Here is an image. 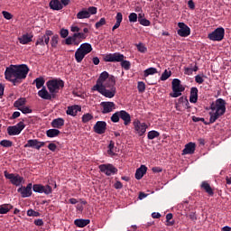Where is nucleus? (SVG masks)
<instances>
[{"label": "nucleus", "mask_w": 231, "mask_h": 231, "mask_svg": "<svg viewBox=\"0 0 231 231\" xmlns=\"http://www.w3.org/2000/svg\"><path fill=\"white\" fill-rule=\"evenodd\" d=\"M133 125L135 130V133L139 136H143L146 133V129L148 128V125L146 123H141L138 119H135L133 122Z\"/></svg>", "instance_id": "nucleus-13"}, {"label": "nucleus", "mask_w": 231, "mask_h": 231, "mask_svg": "<svg viewBox=\"0 0 231 231\" xmlns=\"http://www.w3.org/2000/svg\"><path fill=\"white\" fill-rule=\"evenodd\" d=\"M111 121L114 122V124H117V122L120 121V112H116L110 117Z\"/></svg>", "instance_id": "nucleus-50"}, {"label": "nucleus", "mask_w": 231, "mask_h": 231, "mask_svg": "<svg viewBox=\"0 0 231 231\" xmlns=\"http://www.w3.org/2000/svg\"><path fill=\"white\" fill-rule=\"evenodd\" d=\"M19 111H21L23 114H31L32 110L29 106H21L19 107Z\"/></svg>", "instance_id": "nucleus-54"}, {"label": "nucleus", "mask_w": 231, "mask_h": 231, "mask_svg": "<svg viewBox=\"0 0 231 231\" xmlns=\"http://www.w3.org/2000/svg\"><path fill=\"white\" fill-rule=\"evenodd\" d=\"M32 39H33V34L25 33L21 37H19V42H20V44L22 45H27L31 42H32Z\"/></svg>", "instance_id": "nucleus-23"}, {"label": "nucleus", "mask_w": 231, "mask_h": 231, "mask_svg": "<svg viewBox=\"0 0 231 231\" xmlns=\"http://www.w3.org/2000/svg\"><path fill=\"white\" fill-rule=\"evenodd\" d=\"M210 109L216 111L220 116H223L226 111V102L222 98H218L217 99L216 104L211 103Z\"/></svg>", "instance_id": "nucleus-5"}, {"label": "nucleus", "mask_w": 231, "mask_h": 231, "mask_svg": "<svg viewBox=\"0 0 231 231\" xmlns=\"http://www.w3.org/2000/svg\"><path fill=\"white\" fill-rule=\"evenodd\" d=\"M200 188L209 196H214V189L210 187V184L208 181H202V183L200 184Z\"/></svg>", "instance_id": "nucleus-26"}, {"label": "nucleus", "mask_w": 231, "mask_h": 231, "mask_svg": "<svg viewBox=\"0 0 231 231\" xmlns=\"http://www.w3.org/2000/svg\"><path fill=\"white\" fill-rule=\"evenodd\" d=\"M100 106L103 107V109L101 110L102 114H109L116 109L115 103L110 101L101 102Z\"/></svg>", "instance_id": "nucleus-19"}, {"label": "nucleus", "mask_w": 231, "mask_h": 231, "mask_svg": "<svg viewBox=\"0 0 231 231\" xmlns=\"http://www.w3.org/2000/svg\"><path fill=\"white\" fill-rule=\"evenodd\" d=\"M74 38L76 41H79V42H81V40L87 39L88 35H86L83 32H76V33H74Z\"/></svg>", "instance_id": "nucleus-45"}, {"label": "nucleus", "mask_w": 231, "mask_h": 231, "mask_svg": "<svg viewBox=\"0 0 231 231\" xmlns=\"http://www.w3.org/2000/svg\"><path fill=\"white\" fill-rule=\"evenodd\" d=\"M79 49L84 53V55H88L93 51L92 45L90 43H82L80 44Z\"/></svg>", "instance_id": "nucleus-30"}, {"label": "nucleus", "mask_w": 231, "mask_h": 231, "mask_svg": "<svg viewBox=\"0 0 231 231\" xmlns=\"http://www.w3.org/2000/svg\"><path fill=\"white\" fill-rule=\"evenodd\" d=\"M75 59L78 63H81V61L85 59L84 53L81 51L80 48L77 50L75 52Z\"/></svg>", "instance_id": "nucleus-35"}, {"label": "nucleus", "mask_w": 231, "mask_h": 231, "mask_svg": "<svg viewBox=\"0 0 231 231\" xmlns=\"http://www.w3.org/2000/svg\"><path fill=\"white\" fill-rule=\"evenodd\" d=\"M137 88L140 93L145 92V83L143 81H138Z\"/></svg>", "instance_id": "nucleus-52"}, {"label": "nucleus", "mask_w": 231, "mask_h": 231, "mask_svg": "<svg viewBox=\"0 0 231 231\" xmlns=\"http://www.w3.org/2000/svg\"><path fill=\"white\" fill-rule=\"evenodd\" d=\"M136 48H137L138 51L141 53L147 52V48L145 47V45L143 43L136 44Z\"/></svg>", "instance_id": "nucleus-51"}, {"label": "nucleus", "mask_w": 231, "mask_h": 231, "mask_svg": "<svg viewBox=\"0 0 231 231\" xmlns=\"http://www.w3.org/2000/svg\"><path fill=\"white\" fill-rule=\"evenodd\" d=\"M209 115H210V120H209V123H208V125H213V124H215V122H216L219 117H221L220 114L217 113V111H216L215 113L210 112Z\"/></svg>", "instance_id": "nucleus-38"}, {"label": "nucleus", "mask_w": 231, "mask_h": 231, "mask_svg": "<svg viewBox=\"0 0 231 231\" xmlns=\"http://www.w3.org/2000/svg\"><path fill=\"white\" fill-rule=\"evenodd\" d=\"M25 128L24 121H20L14 126L7 127V134L10 136L19 135Z\"/></svg>", "instance_id": "nucleus-11"}, {"label": "nucleus", "mask_w": 231, "mask_h": 231, "mask_svg": "<svg viewBox=\"0 0 231 231\" xmlns=\"http://www.w3.org/2000/svg\"><path fill=\"white\" fill-rule=\"evenodd\" d=\"M171 76V71L165 69L161 76V81H166Z\"/></svg>", "instance_id": "nucleus-47"}, {"label": "nucleus", "mask_w": 231, "mask_h": 231, "mask_svg": "<svg viewBox=\"0 0 231 231\" xmlns=\"http://www.w3.org/2000/svg\"><path fill=\"white\" fill-rule=\"evenodd\" d=\"M125 59V56L120 54V52H114L104 56L103 60L105 62H120Z\"/></svg>", "instance_id": "nucleus-12"}, {"label": "nucleus", "mask_w": 231, "mask_h": 231, "mask_svg": "<svg viewBox=\"0 0 231 231\" xmlns=\"http://www.w3.org/2000/svg\"><path fill=\"white\" fill-rule=\"evenodd\" d=\"M196 151V143H189L185 145V149L182 151L183 154H194Z\"/></svg>", "instance_id": "nucleus-25"}, {"label": "nucleus", "mask_w": 231, "mask_h": 231, "mask_svg": "<svg viewBox=\"0 0 231 231\" xmlns=\"http://www.w3.org/2000/svg\"><path fill=\"white\" fill-rule=\"evenodd\" d=\"M13 145H14V143L8 139H4V140H1L0 142V146L4 148H11L13 147Z\"/></svg>", "instance_id": "nucleus-40"}, {"label": "nucleus", "mask_w": 231, "mask_h": 231, "mask_svg": "<svg viewBox=\"0 0 231 231\" xmlns=\"http://www.w3.org/2000/svg\"><path fill=\"white\" fill-rule=\"evenodd\" d=\"M120 118L124 121L125 126L130 125L132 122V116L125 110H120Z\"/></svg>", "instance_id": "nucleus-21"}, {"label": "nucleus", "mask_w": 231, "mask_h": 231, "mask_svg": "<svg viewBox=\"0 0 231 231\" xmlns=\"http://www.w3.org/2000/svg\"><path fill=\"white\" fill-rule=\"evenodd\" d=\"M179 30L177 31V33L180 37L187 38L189 35H190V29L188 25H186L185 23L180 22L178 23Z\"/></svg>", "instance_id": "nucleus-15"}, {"label": "nucleus", "mask_w": 231, "mask_h": 231, "mask_svg": "<svg viewBox=\"0 0 231 231\" xmlns=\"http://www.w3.org/2000/svg\"><path fill=\"white\" fill-rule=\"evenodd\" d=\"M195 82L198 84H203V82H204L203 77H201L199 75L196 76Z\"/></svg>", "instance_id": "nucleus-63"}, {"label": "nucleus", "mask_w": 231, "mask_h": 231, "mask_svg": "<svg viewBox=\"0 0 231 231\" xmlns=\"http://www.w3.org/2000/svg\"><path fill=\"white\" fill-rule=\"evenodd\" d=\"M61 134V132L59 129H49L46 131V135L48 137L53 138L56 136H59Z\"/></svg>", "instance_id": "nucleus-34"}, {"label": "nucleus", "mask_w": 231, "mask_h": 231, "mask_svg": "<svg viewBox=\"0 0 231 231\" xmlns=\"http://www.w3.org/2000/svg\"><path fill=\"white\" fill-rule=\"evenodd\" d=\"M87 12H88L90 17L91 15H95V14L97 13V8L95 6H90L88 8Z\"/></svg>", "instance_id": "nucleus-58"}, {"label": "nucleus", "mask_w": 231, "mask_h": 231, "mask_svg": "<svg viewBox=\"0 0 231 231\" xmlns=\"http://www.w3.org/2000/svg\"><path fill=\"white\" fill-rule=\"evenodd\" d=\"M27 216L29 217H38L40 216V213L38 211H35L33 209L27 210Z\"/></svg>", "instance_id": "nucleus-60"}, {"label": "nucleus", "mask_w": 231, "mask_h": 231, "mask_svg": "<svg viewBox=\"0 0 231 231\" xmlns=\"http://www.w3.org/2000/svg\"><path fill=\"white\" fill-rule=\"evenodd\" d=\"M192 121L193 122H203V124L205 125H208V123H207L206 121H205V119H204V117H198V116H192Z\"/></svg>", "instance_id": "nucleus-59"}, {"label": "nucleus", "mask_w": 231, "mask_h": 231, "mask_svg": "<svg viewBox=\"0 0 231 231\" xmlns=\"http://www.w3.org/2000/svg\"><path fill=\"white\" fill-rule=\"evenodd\" d=\"M44 142H39L38 139H29L27 143L24 144V148H32L36 150H41V148L44 147Z\"/></svg>", "instance_id": "nucleus-17"}, {"label": "nucleus", "mask_w": 231, "mask_h": 231, "mask_svg": "<svg viewBox=\"0 0 231 231\" xmlns=\"http://www.w3.org/2000/svg\"><path fill=\"white\" fill-rule=\"evenodd\" d=\"M32 183H28L26 187L21 186L17 192L21 194L23 199L30 198L32 194Z\"/></svg>", "instance_id": "nucleus-16"}, {"label": "nucleus", "mask_w": 231, "mask_h": 231, "mask_svg": "<svg viewBox=\"0 0 231 231\" xmlns=\"http://www.w3.org/2000/svg\"><path fill=\"white\" fill-rule=\"evenodd\" d=\"M160 136V133L158 131L152 130L148 132V140H154Z\"/></svg>", "instance_id": "nucleus-41"}, {"label": "nucleus", "mask_w": 231, "mask_h": 231, "mask_svg": "<svg viewBox=\"0 0 231 231\" xmlns=\"http://www.w3.org/2000/svg\"><path fill=\"white\" fill-rule=\"evenodd\" d=\"M121 62V67L125 69L129 70L131 69V62L127 61L126 60L123 59Z\"/></svg>", "instance_id": "nucleus-46"}, {"label": "nucleus", "mask_w": 231, "mask_h": 231, "mask_svg": "<svg viewBox=\"0 0 231 231\" xmlns=\"http://www.w3.org/2000/svg\"><path fill=\"white\" fill-rule=\"evenodd\" d=\"M148 168L145 165H141L140 168L136 169L135 171V179L141 180L143 178L144 174L146 173Z\"/></svg>", "instance_id": "nucleus-24"}, {"label": "nucleus", "mask_w": 231, "mask_h": 231, "mask_svg": "<svg viewBox=\"0 0 231 231\" xmlns=\"http://www.w3.org/2000/svg\"><path fill=\"white\" fill-rule=\"evenodd\" d=\"M116 23H119L121 24V23L123 21V14H122V13H117L116 14Z\"/></svg>", "instance_id": "nucleus-62"}, {"label": "nucleus", "mask_w": 231, "mask_h": 231, "mask_svg": "<svg viewBox=\"0 0 231 231\" xmlns=\"http://www.w3.org/2000/svg\"><path fill=\"white\" fill-rule=\"evenodd\" d=\"M225 38V29L218 27L208 35V39L214 42H221Z\"/></svg>", "instance_id": "nucleus-9"}, {"label": "nucleus", "mask_w": 231, "mask_h": 231, "mask_svg": "<svg viewBox=\"0 0 231 231\" xmlns=\"http://www.w3.org/2000/svg\"><path fill=\"white\" fill-rule=\"evenodd\" d=\"M53 31L46 30L44 34H40L35 42V46H49L50 45V37L53 35Z\"/></svg>", "instance_id": "nucleus-7"}, {"label": "nucleus", "mask_w": 231, "mask_h": 231, "mask_svg": "<svg viewBox=\"0 0 231 231\" xmlns=\"http://www.w3.org/2000/svg\"><path fill=\"white\" fill-rule=\"evenodd\" d=\"M33 84H36L37 89H41L45 84V79L42 77L37 78L36 79L33 80Z\"/></svg>", "instance_id": "nucleus-39"}, {"label": "nucleus", "mask_w": 231, "mask_h": 231, "mask_svg": "<svg viewBox=\"0 0 231 231\" xmlns=\"http://www.w3.org/2000/svg\"><path fill=\"white\" fill-rule=\"evenodd\" d=\"M49 5H50V8L54 11H60L63 9V5L60 0H51Z\"/></svg>", "instance_id": "nucleus-28"}, {"label": "nucleus", "mask_w": 231, "mask_h": 231, "mask_svg": "<svg viewBox=\"0 0 231 231\" xmlns=\"http://www.w3.org/2000/svg\"><path fill=\"white\" fill-rule=\"evenodd\" d=\"M38 95L40 97H42V99H45V100H51L52 98H55L56 97V95H52V94H50L46 88L43 87L39 92H38Z\"/></svg>", "instance_id": "nucleus-20"}, {"label": "nucleus", "mask_w": 231, "mask_h": 231, "mask_svg": "<svg viewBox=\"0 0 231 231\" xmlns=\"http://www.w3.org/2000/svg\"><path fill=\"white\" fill-rule=\"evenodd\" d=\"M64 85V80L58 79H50L46 82L47 88L51 92V96H56V93L63 88Z\"/></svg>", "instance_id": "nucleus-2"}, {"label": "nucleus", "mask_w": 231, "mask_h": 231, "mask_svg": "<svg viewBox=\"0 0 231 231\" xmlns=\"http://www.w3.org/2000/svg\"><path fill=\"white\" fill-rule=\"evenodd\" d=\"M2 14H3V16H4L5 19H7V20H11L12 17H13V15H12L11 13H9V12L4 11V12H2Z\"/></svg>", "instance_id": "nucleus-61"}, {"label": "nucleus", "mask_w": 231, "mask_h": 231, "mask_svg": "<svg viewBox=\"0 0 231 231\" xmlns=\"http://www.w3.org/2000/svg\"><path fill=\"white\" fill-rule=\"evenodd\" d=\"M94 119V116L92 114H84L82 116V122L83 124H88V122L91 121Z\"/></svg>", "instance_id": "nucleus-44"}, {"label": "nucleus", "mask_w": 231, "mask_h": 231, "mask_svg": "<svg viewBox=\"0 0 231 231\" xmlns=\"http://www.w3.org/2000/svg\"><path fill=\"white\" fill-rule=\"evenodd\" d=\"M98 169L101 172L105 173L106 176L110 177L118 173V169L115 167L113 164H101L98 166Z\"/></svg>", "instance_id": "nucleus-10"}, {"label": "nucleus", "mask_w": 231, "mask_h": 231, "mask_svg": "<svg viewBox=\"0 0 231 231\" xmlns=\"http://www.w3.org/2000/svg\"><path fill=\"white\" fill-rule=\"evenodd\" d=\"M79 112H81L80 106H69L68 109L66 110V114L73 117L77 116V114Z\"/></svg>", "instance_id": "nucleus-22"}, {"label": "nucleus", "mask_w": 231, "mask_h": 231, "mask_svg": "<svg viewBox=\"0 0 231 231\" xmlns=\"http://www.w3.org/2000/svg\"><path fill=\"white\" fill-rule=\"evenodd\" d=\"M58 43H59V35L55 34L51 38V44L52 48H57Z\"/></svg>", "instance_id": "nucleus-49"}, {"label": "nucleus", "mask_w": 231, "mask_h": 231, "mask_svg": "<svg viewBox=\"0 0 231 231\" xmlns=\"http://www.w3.org/2000/svg\"><path fill=\"white\" fill-rule=\"evenodd\" d=\"M65 121L62 119V117H58V119H54L51 122V126L53 128L61 129L62 126H64Z\"/></svg>", "instance_id": "nucleus-29"}, {"label": "nucleus", "mask_w": 231, "mask_h": 231, "mask_svg": "<svg viewBox=\"0 0 231 231\" xmlns=\"http://www.w3.org/2000/svg\"><path fill=\"white\" fill-rule=\"evenodd\" d=\"M15 67H16L17 80L19 81V85H20L27 78L30 69L26 64L15 65Z\"/></svg>", "instance_id": "nucleus-6"}, {"label": "nucleus", "mask_w": 231, "mask_h": 231, "mask_svg": "<svg viewBox=\"0 0 231 231\" xmlns=\"http://www.w3.org/2000/svg\"><path fill=\"white\" fill-rule=\"evenodd\" d=\"M48 149L52 151V152H55L56 149H57V145L54 143H51L48 145Z\"/></svg>", "instance_id": "nucleus-64"}, {"label": "nucleus", "mask_w": 231, "mask_h": 231, "mask_svg": "<svg viewBox=\"0 0 231 231\" xmlns=\"http://www.w3.org/2000/svg\"><path fill=\"white\" fill-rule=\"evenodd\" d=\"M114 147H115V143H114L113 141H111V142L109 143V144H108V151H107V153H108L109 155H114V154H115V152H113Z\"/></svg>", "instance_id": "nucleus-57"}, {"label": "nucleus", "mask_w": 231, "mask_h": 231, "mask_svg": "<svg viewBox=\"0 0 231 231\" xmlns=\"http://www.w3.org/2000/svg\"><path fill=\"white\" fill-rule=\"evenodd\" d=\"M25 103H26L25 98H20V99L14 101V106L17 107V109L19 110V107L24 106Z\"/></svg>", "instance_id": "nucleus-43"}, {"label": "nucleus", "mask_w": 231, "mask_h": 231, "mask_svg": "<svg viewBox=\"0 0 231 231\" xmlns=\"http://www.w3.org/2000/svg\"><path fill=\"white\" fill-rule=\"evenodd\" d=\"M93 129L97 134H104L107 130V123L106 121H97Z\"/></svg>", "instance_id": "nucleus-18"}, {"label": "nucleus", "mask_w": 231, "mask_h": 231, "mask_svg": "<svg viewBox=\"0 0 231 231\" xmlns=\"http://www.w3.org/2000/svg\"><path fill=\"white\" fill-rule=\"evenodd\" d=\"M138 22L141 25H143V26L151 25V22L145 18H138Z\"/></svg>", "instance_id": "nucleus-53"}, {"label": "nucleus", "mask_w": 231, "mask_h": 231, "mask_svg": "<svg viewBox=\"0 0 231 231\" xmlns=\"http://www.w3.org/2000/svg\"><path fill=\"white\" fill-rule=\"evenodd\" d=\"M185 88L181 85V81L178 79H174L172 81V93H170V97L173 98H178L182 96V92Z\"/></svg>", "instance_id": "nucleus-4"}, {"label": "nucleus", "mask_w": 231, "mask_h": 231, "mask_svg": "<svg viewBox=\"0 0 231 231\" xmlns=\"http://www.w3.org/2000/svg\"><path fill=\"white\" fill-rule=\"evenodd\" d=\"M116 78L114 76L109 77L107 71H103L96 81L92 90L97 91L100 95L106 98H113L116 93Z\"/></svg>", "instance_id": "nucleus-1"}, {"label": "nucleus", "mask_w": 231, "mask_h": 231, "mask_svg": "<svg viewBox=\"0 0 231 231\" xmlns=\"http://www.w3.org/2000/svg\"><path fill=\"white\" fill-rule=\"evenodd\" d=\"M5 177L8 180H10L11 183L16 187L21 186L23 183H24V177L14 174V173H8V171L4 172Z\"/></svg>", "instance_id": "nucleus-8"}, {"label": "nucleus", "mask_w": 231, "mask_h": 231, "mask_svg": "<svg viewBox=\"0 0 231 231\" xmlns=\"http://www.w3.org/2000/svg\"><path fill=\"white\" fill-rule=\"evenodd\" d=\"M78 19H88L89 18V13L88 12V9H82L80 12L77 14Z\"/></svg>", "instance_id": "nucleus-36"}, {"label": "nucleus", "mask_w": 231, "mask_h": 231, "mask_svg": "<svg viewBox=\"0 0 231 231\" xmlns=\"http://www.w3.org/2000/svg\"><path fill=\"white\" fill-rule=\"evenodd\" d=\"M157 73H158V69H155L154 67H150L148 69H145L143 71V77L147 78L150 75H154V74H157Z\"/></svg>", "instance_id": "nucleus-37"}, {"label": "nucleus", "mask_w": 231, "mask_h": 231, "mask_svg": "<svg viewBox=\"0 0 231 231\" xmlns=\"http://www.w3.org/2000/svg\"><path fill=\"white\" fill-rule=\"evenodd\" d=\"M65 44L68 46L72 44L79 46L80 44V41H76L75 34H73L72 36H69L66 38Z\"/></svg>", "instance_id": "nucleus-31"}, {"label": "nucleus", "mask_w": 231, "mask_h": 231, "mask_svg": "<svg viewBox=\"0 0 231 231\" xmlns=\"http://www.w3.org/2000/svg\"><path fill=\"white\" fill-rule=\"evenodd\" d=\"M90 223V219H76L74 221V224L76 226L83 228L88 226V225Z\"/></svg>", "instance_id": "nucleus-32"}, {"label": "nucleus", "mask_w": 231, "mask_h": 231, "mask_svg": "<svg viewBox=\"0 0 231 231\" xmlns=\"http://www.w3.org/2000/svg\"><path fill=\"white\" fill-rule=\"evenodd\" d=\"M14 208V206L11 204H3L0 205V214L5 215L10 212L11 209Z\"/></svg>", "instance_id": "nucleus-33"}, {"label": "nucleus", "mask_w": 231, "mask_h": 231, "mask_svg": "<svg viewBox=\"0 0 231 231\" xmlns=\"http://www.w3.org/2000/svg\"><path fill=\"white\" fill-rule=\"evenodd\" d=\"M60 37H61L62 39L68 38V35H69V31H68V29H64V28L60 29Z\"/></svg>", "instance_id": "nucleus-56"}, {"label": "nucleus", "mask_w": 231, "mask_h": 231, "mask_svg": "<svg viewBox=\"0 0 231 231\" xmlns=\"http://www.w3.org/2000/svg\"><path fill=\"white\" fill-rule=\"evenodd\" d=\"M5 76L6 80L12 82L14 86L19 85L16 65L8 66L5 71Z\"/></svg>", "instance_id": "nucleus-3"}, {"label": "nucleus", "mask_w": 231, "mask_h": 231, "mask_svg": "<svg viewBox=\"0 0 231 231\" xmlns=\"http://www.w3.org/2000/svg\"><path fill=\"white\" fill-rule=\"evenodd\" d=\"M198 93H199L198 88L192 87L190 89V96H189V102L191 104L197 103L198 97H199Z\"/></svg>", "instance_id": "nucleus-27"}, {"label": "nucleus", "mask_w": 231, "mask_h": 231, "mask_svg": "<svg viewBox=\"0 0 231 231\" xmlns=\"http://www.w3.org/2000/svg\"><path fill=\"white\" fill-rule=\"evenodd\" d=\"M32 191L36 193H45L46 195H50L52 193L53 189L49 184L42 186V184L36 183L32 185Z\"/></svg>", "instance_id": "nucleus-14"}, {"label": "nucleus", "mask_w": 231, "mask_h": 231, "mask_svg": "<svg viewBox=\"0 0 231 231\" xmlns=\"http://www.w3.org/2000/svg\"><path fill=\"white\" fill-rule=\"evenodd\" d=\"M173 217L172 213H168L166 215V223H167V226H173V225L175 224L174 220H171Z\"/></svg>", "instance_id": "nucleus-42"}, {"label": "nucleus", "mask_w": 231, "mask_h": 231, "mask_svg": "<svg viewBox=\"0 0 231 231\" xmlns=\"http://www.w3.org/2000/svg\"><path fill=\"white\" fill-rule=\"evenodd\" d=\"M128 20L130 23H137L138 21V14L136 13H131L128 15Z\"/></svg>", "instance_id": "nucleus-48"}, {"label": "nucleus", "mask_w": 231, "mask_h": 231, "mask_svg": "<svg viewBox=\"0 0 231 231\" xmlns=\"http://www.w3.org/2000/svg\"><path fill=\"white\" fill-rule=\"evenodd\" d=\"M105 24H106V18H101L98 22L96 23V28L98 29L101 26H104Z\"/></svg>", "instance_id": "nucleus-55"}]
</instances>
